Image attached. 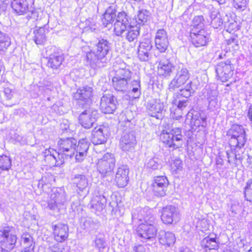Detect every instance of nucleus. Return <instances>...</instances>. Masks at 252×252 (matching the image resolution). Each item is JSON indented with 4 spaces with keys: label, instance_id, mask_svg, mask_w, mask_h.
<instances>
[{
    "label": "nucleus",
    "instance_id": "obj_1",
    "mask_svg": "<svg viewBox=\"0 0 252 252\" xmlns=\"http://www.w3.org/2000/svg\"><path fill=\"white\" fill-rule=\"evenodd\" d=\"M77 143V140L73 137L60 138L57 142V150L49 148L43 152L45 165L52 167L63 164L66 160L74 157Z\"/></svg>",
    "mask_w": 252,
    "mask_h": 252
},
{
    "label": "nucleus",
    "instance_id": "obj_2",
    "mask_svg": "<svg viewBox=\"0 0 252 252\" xmlns=\"http://www.w3.org/2000/svg\"><path fill=\"white\" fill-rule=\"evenodd\" d=\"M126 32V39L129 42L136 41L140 32V27L129 22L127 14L125 11L118 13L117 19L113 26V32L116 36H122Z\"/></svg>",
    "mask_w": 252,
    "mask_h": 252
},
{
    "label": "nucleus",
    "instance_id": "obj_3",
    "mask_svg": "<svg viewBox=\"0 0 252 252\" xmlns=\"http://www.w3.org/2000/svg\"><path fill=\"white\" fill-rule=\"evenodd\" d=\"M159 140L165 147L173 150L180 149L184 143L182 129L175 127L163 129L159 135Z\"/></svg>",
    "mask_w": 252,
    "mask_h": 252
},
{
    "label": "nucleus",
    "instance_id": "obj_4",
    "mask_svg": "<svg viewBox=\"0 0 252 252\" xmlns=\"http://www.w3.org/2000/svg\"><path fill=\"white\" fill-rule=\"evenodd\" d=\"M226 136L230 147L241 148L246 142V131L243 127L238 124H233L227 130Z\"/></svg>",
    "mask_w": 252,
    "mask_h": 252
},
{
    "label": "nucleus",
    "instance_id": "obj_5",
    "mask_svg": "<svg viewBox=\"0 0 252 252\" xmlns=\"http://www.w3.org/2000/svg\"><path fill=\"white\" fill-rule=\"evenodd\" d=\"M0 232V248L2 251L9 252L13 250L17 241L14 227L12 226H5Z\"/></svg>",
    "mask_w": 252,
    "mask_h": 252
},
{
    "label": "nucleus",
    "instance_id": "obj_6",
    "mask_svg": "<svg viewBox=\"0 0 252 252\" xmlns=\"http://www.w3.org/2000/svg\"><path fill=\"white\" fill-rule=\"evenodd\" d=\"M109 50L108 41L104 39L99 40L96 45V51H90L86 54L88 62L95 63L101 62V60L105 58Z\"/></svg>",
    "mask_w": 252,
    "mask_h": 252
},
{
    "label": "nucleus",
    "instance_id": "obj_7",
    "mask_svg": "<svg viewBox=\"0 0 252 252\" xmlns=\"http://www.w3.org/2000/svg\"><path fill=\"white\" fill-rule=\"evenodd\" d=\"M234 71V67L230 61L221 62L216 68L217 79L222 82H226L233 77Z\"/></svg>",
    "mask_w": 252,
    "mask_h": 252
},
{
    "label": "nucleus",
    "instance_id": "obj_8",
    "mask_svg": "<svg viewBox=\"0 0 252 252\" xmlns=\"http://www.w3.org/2000/svg\"><path fill=\"white\" fill-rule=\"evenodd\" d=\"M189 37L192 44L196 48L206 46L210 41V33L205 28H201L199 31H190Z\"/></svg>",
    "mask_w": 252,
    "mask_h": 252
},
{
    "label": "nucleus",
    "instance_id": "obj_9",
    "mask_svg": "<svg viewBox=\"0 0 252 252\" xmlns=\"http://www.w3.org/2000/svg\"><path fill=\"white\" fill-rule=\"evenodd\" d=\"M93 88L88 86L79 88L73 94V98L83 106L90 105L93 102Z\"/></svg>",
    "mask_w": 252,
    "mask_h": 252
},
{
    "label": "nucleus",
    "instance_id": "obj_10",
    "mask_svg": "<svg viewBox=\"0 0 252 252\" xmlns=\"http://www.w3.org/2000/svg\"><path fill=\"white\" fill-rule=\"evenodd\" d=\"M154 51L151 39L145 38L139 43L137 56L142 62L148 61L151 59Z\"/></svg>",
    "mask_w": 252,
    "mask_h": 252
},
{
    "label": "nucleus",
    "instance_id": "obj_11",
    "mask_svg": "<svg viewBox=\"0 0 252 252\" xmlns=\"http://www.w3.org/2000/svg\"><path fill=\"white\" fill-rule=\"evenodd\" d=\"M190 77L189 71L187 69H182L177 72L174 78L171 81L168 89L171 92L185 85Z\"/></svg>",
    "mask_w": 252,
    "mask_h": 252
},
{
    "label": "nucleus",
    "instance_id": "obj_12",
    "mask_svg": "<svg viewBox=\"0 0 252 252\" xmlns=\"http://www.w3.org/2000/svg\"><path fill=\"white\" fill-rule=\"evenodd\" d=\"M192 85V81H189L184 88L180 90V92L176 93L174 94L173 103L176 104L178 102L177 107L179 108H182L186 106L187 100H183L178 101V100L183 98H188L191 95L193 90Z\"/></svg>",
    "mask_w": 252,
    "mask_h": 252
},
{
    "label": "nucleus",
    "instance_id": "obj_13",
    "mask_svg": "<svg viewBox=\"0 0 252 252\" xmlns=\"http://www.w3.org/2000/svg\"><path fill=\"white\" fill-rule=\"evenodd\" d=\"M52 228L54 239L57 242L63 243L68 239L69 231L67 224L59 222L53 225Z\"/></svg>",
    "mask_w": 252,
    "mask_h": 252
},
{
    "label": "nucleus",
    "instance_id": "obj_14",
    "mask_svg": "<svg viewBox=\"0 0 252 252\" xmlns=\"http://www.w3.org/2000/svg\"><path fill=\"white\" fill-rule=\"evenodd\" d=\"M201 247L206 252H218L220 248L219 236L217 234H209L202 240Z\"/></svg>",
    "mask_w": 252,
    "mask_h": 252
},
{
    "label": "nucleus",
    "instance_id": "obj_15",
    "mask_svg": "<svg viewBox=\"0 0 252 252\" xmlns=\"http://www.w3.org/2000/svg\"><path fill=\"white\" fill-rule=\"evenodd\" d=\"M137 235L145 239L155 238L157 234V229L152 224L145 222L138 225L136 229Z\"/></svg>",
    "mask_w": 252,
    "mask_h": 252
},
{
    "label": "nucleus",
    "instance_id": "obj_16",
    "mask_svg": "<svg viewBox=\"0 0 252 252\" xmlns=\"http://www.w3.org/2000/svg\"><path fill=\"white\" fill-rule=\"evenodd\" d=\"M117 104V100L112 94H105L101 98L100 109L104 114H112L116 109Z\"/></svg>",
    "mask_w": 252,
    "mask_h": 252
},
{
    "label": "nucleus",
    "instance_id": "obj_17",
    "mask_svg": "<svg viewBox=\"0 0 252 252\" xmlns=\"http://www.w3.org/2000/svg\"><path fill=\"white\" fill-rule=\"evenodd\" d=\"M155 43L156 48L160 53H163L167 49L169 44L167 32L163 29L157 30L155 37Z\"/></svg>",
    "mask_w": 252,
    "mask_h": 252
},
{
    "label": "nucleus",
    "instance_id": "obj_18",
    "mask_svg": "<svg viewBox=\"0 0 252 252\" xmlns=\"http://www.w3.org/2000/svg\"><path fill=\"white\" fill-rule=\"evenodd\" d=\"M10 6L17 15H23L32 11V4L29 0H11Z\"/></svg>",
    "mask_w": 252,
    "mask_h": 252
},
{
    "label": "nucleus",
    "instance_id": "obj_19",
    "mask_svg": "<svg viewBox=\"0 0 252 252\" xmlns=\"http://www.w3.org/2000/svg\"><path fill=\"white\" fill-rule=\"evenodd\" d=\"M131 79L130 72L123 69L120 73L117 74L112 78V85L115 90L122 91L127 85L128 81Z\"/></svg>",
    "mask_w": 252,
    "mask_h": 252
},
{
    "label": "nucleus",
    "instance_id": "obj_20",
    "mask_svg": "<svg viewBox=\"0 0 252 252\" xmlns=\"http://www.w3.org/2000/svg\"><path fill=\"white\" fill-rule=\"evenodd\" d=\"M115 163V159L113 156L107 153L98 160L97 168L101 173H106L114 168Z\"/></svg>",
    "mask_w": 252,
    "mask_h": 252
},
{
    "label": "nucleus",
    "instance_id": "obj_21",
    "mask_svg": "<svg viewBox=\"0 0 252 252\" xmlns=\"http://www.w3.org/2000/svg\"><path fill=\"white\" fill-rule=\"evenodd\" d=\"M74 149V158L77 162H81L85 160L87 156L89 148V143L86 140H80L76 144Z\"/></svg>",
    "mask_w": 252,
    "mask_h": 252
},
{
    "label": "nucleus",
    "instance_id": "obj_22",
    "mask_svg": "<svg viewBox=\"0 0 252 252\" xmlns=\"http://www.w3.org/2000/svg\"><path fill=\"white\" fill-rule=\"evenodd\" d=\"M176 208L173 205H168L163 207L161 210V220L166 224H172L178 218Z\"/></svg>",
    "mask_w": 252,
    "mask_h": 252
},
{
    "label": "nucleus",
    "instance_id": "obj_23",
    "mask_svg": "<svg viewBox=\"0 0 252 252\" xmlns=\"http://www.w3.org/2000/svg\"><path fill=\"white\" fill-rule=\"evenodd\" d=\"M21 252H34L35 242L33 236L28 232L23 233L21 236Z\"/></svg>",
    "mask_w": 252,
    "mask_h": 252
},
{
    "label": "nucleus",
    "instance_id": "obj_24",
    "mask_svg": "<svg viewBox=\"0 0 252 252\" xmlns=\"http://www.w3.org/2000/svg\"><path fill=\"white\" fill-rule=\"evenodd\" d=\"M129 169L125 166L120 167L116 174L115 182L118 188L125 187L128 182Z\"/></svg>",
    "mask_w": 252,
    "mask_h": 252
},
{
    "label": "nucleus",
    "instance_id": "obj_25",
    "mask_svg": "<svg viewBox=\"0 0 252 252\" xmlns=\"http://www.w3.org/2000/svg\"><path fill=\"white\" fill-rule=\"evenodd\" d=\"M157 63V73L158 76L166 77L171 74L174 66L169 60H160Z\"/></svg>",
    "mask_w": 252,
    "mask_h": 252
},
{
    "label": "nucleus",
    "instance_id": "obj_26",
    "mask_svg": "<svg viewBox=\"0 0 252 252\" xmlns=\"http://www.w3.org/2000/svg\"><path fill=\"white\" fill-rule=\"evenodd\" d=\"M136 144L135 137L132 134H126L121 138L120 145L124 151H129L133 149Z\"/></svg>",
    "mask_w": 252,
    "mask_h": 252
},
{
    "label": "nucleus",
    "instance_id": "obj_27",
    "mask_svg": "<svg viewBox=\"0 0 252 252\" xmlns=\"http://www.w3.org/2000/svg\"><path fill=\"white\" fill-rule=\"evenodd\" d=\"M91 140L94 145L105 143L106 142V135L104 133L103 128L95 127L92 131Z\"/></svg>",
    "mask_w": 252,
    "mask_h": 252
},
{
    "label": "nucleus",
    "instance_id": "obj_28",
    "mask_svg": "<svg viewBox=\"0 0 252 252\" xmlns=\"http://www.w3.org/2000/svg\"><path fill=\"white\" fill-rule=\"evenodd\" d=\"M228 22V25L226 31L232 35L237 37V32L241 29V22L235 15H231Z\"/></svg>",
    "mask_w": 252,
    "mask_h": 252
},
{
    "label": "nucleus",
    "instance_id": "obj_29",
    "mask_svg": "<svg viewBox=\"0 0 252 252\" xmlns=\"http://www.w3.org/2000/svg\"><path fill=\"white\" fill-rule=\"evenodd\" d=\"M95 120L93 113L87 112L86 110L80 115L79 118L80 124L85 128H91Z\"/></svg>",
    "mask_w": 252,
    "mask_h": 252
},
{
    "label": "nucleus",
    "instance_id": "obj_30",
    "mask_svg": "<svg viewBox=\"0 0 252 252\" xmlns=\"http://www.w3.org/2000/svg\"><path fill=\"white\" fill-rule=\"evenodd\" d=\"M118 14L115 9H110L106 10L103 13L101 18V22L104 27L112 24L117 19Z\"/></svg>",
    "mask_w": 252,
    "mask_h": 252
},
{
    "label": "nucleus",
    "instance_id": "obj_31",
    "mask_svg": "<svg viewBox=\"0 0 252 252\" xmlns=\"http://www.w3.org/2000/svg\"><path fill=\"white\" fill-rule=\"evenodd\" d=\"M159 243L165 248L173 246L175 243L176 238L173 233L166 232L160 235Z\"/></svg>",
    "mask_w": 252,
    "mask_h": 252
},
{
    "label": "nucleus",
    "instance_id": "obj_32",
    "mask_svg": "<svg viewBox=\"0 0 252 252\" xmlns=\"http://www.w3.org/2000/svg\"><path fill=\"white\" fill-rule=\"evenodd\" d=\"M64 61V56L58 53L51 55L47 62L48 67L53 69H58Z\"/></svg>",
    "mask_w": 252,
    "mask_h": 252
},
{
    "label": "nucleus",
    "instance_id": "obj_33",
    "mask_svg": "<svg viewBox=\"0 0 252 252\" xmlns=\"http://www.w3.org/2000/svg\"><path fill=\"white\" fill-rule=\"evenodd\" d=\"M48 30L43 28L40 27L34 32V41L37 45H43L47 41L46 34Z\"/></svg>",
    "mask_w": 252,
    "mask_h": 252
},
{
    "label": "nucleus",
    "instance_id": "obj_34",
    "mask_svg": "<svg viewBox=\"0 0 252 252\" xmlns=\"http://www.w3.org/2000/svg\"><path fill=\"white\" fill-rule=\"evenodd\" d=\"M88 181L85 175H76L72 179V184L74 187L78 188L79 189H83L87 187Z\"/></svg>",
    "mask_w": 252,
    "mask_h": 252
},
{
    "label": "nucleus",
    "instance_id": "obj_35",
    "mask_svg": "<svg viewBox=\"0 0 252 252\" xmlns=\"http://www.w3.org/2000/svg\"><path fill=\"white\" fill-rule=\"evenodd\" d=\"M238 37V36L236 37L233 35L232 37L225 40V47L229 52L236 51L239 48V43Z\"/></svg>",
    "mask_w": 252,
    "mask_h": 252
},
{
    "label": "nucleus",
    "instance_id": "obj_36",
    "mask_svg": "<svg viewBox=\"0 0 252 252\" xmlns=\"http://www.w3.org/2000/svg\"><path fill=\"white\" fill-rule=\"evenodd\" d=\"M169 184L167 178L165 176H158L155 177L152 186L154 188H167Z\"/></svg>",
    "mask_w": 252,
    "mask_h": 252
},
{
    "label": "nucleus",
    "instance_id": "obj_37",
    "mask_svg": "<svg viewBox=\"0 0 252 252\" xmlns=\"http://www.w3.org/2000/svg\"><path fill=\"white\" fill-rule=\"evenodd\" d=\"M192 28L190 31H199L201 28H204L205 19L203 16L198 15L194 17L192 20Z\"/></svg>",
    "mask_w": 252,
    "mask_h": 252
},
{
    "label": "nucleus",
    "instance_id": "obj_38",
    "mask_svg": "<svg viewBox=\"0 0 252 252\" xmlns=\"http://www.w3.org/2000/svg\"><path fill=\"white\" fill-rule=\"evenodd\" d=\"M11 44L10 37L0 30V52L6 51Z\"/></svg>",
    "mask_w": 252,
    "mask_h": 252
},
{
    "label": "nucleus",
    "instance_id": "obj_39",
    "mask_svg": "<svg viewBox=\"0 0 252 252\" xmlns=\"http://www.w3.org/2000/svg\"><path fill=\"white\" fill-rule=\"evenodd\" d=\"M134 19L137 25H143L144 23H146L149 19L148 11L145 9L138 10Z\"/></svg>",
    "mask_w": 252,
    "mask_h": 252
},
{
    "label": "nucleus",
    "instance_id": "obj_40",
    "mask_svg": "<svg viewBox=\"0 0 252 252\" xmlns=\"http://www.w3.org/2000/svg\"><path fill=\"white\" fill-rule=\"evenodd\" d=\"M11 166V160L8 156H0V168L2 170H8Z\"/></svg>",
    "mask_w": 252,
    "mask_h": 252
},
{
    "label": "nucleus",
    "instance_id": "obj_41",
    "mask_svg": "<svg viewBox=\"0 0 252 252\" xmlns=\"http://www.w3.org/2000/svg\"><path fill=\"white\" fill-rule=\"evenodd\" d=\"M249 0H233V6L239 11H244L248 5Z\"/></svg>",
    "mask_w": 252,
    "mask_h": 252
},
{
    "label": "nucleus",
    "instance_id": "obj_42",
    "mask_svg": "<svg viewBox=\"0 0 252 252\" xmlns=\"http://www.w3.org/2000/svg\"><path fill=\"white\" fill-rule=\"evenodd\" d=\"M95 247L99 251H102L105 248V242L101 238H97L95 240Z\"/></svg>",
    "mask_w": 252,
    "mask_h": 252
},
{
    "label": "nucleus",
    "instance_id": "obj_43",
    "mask_svg": "<svg viewBox=\"0 0 252 252\" xmlns=\"http://www.w3.org/2000/svg\"><path fill=\"white\" fill-rule=\"evenodd\" d=\"M171 168L175 172L182 169V162L180 160H175L171 164Z\"/></svg>",
    "mask_w": 252,
    "mask_h": 252
},
{
    "label": "nucleus",
    "instance_id": "obj_44",
    "mask_svg": "<svg viewBox=\"0 0 252 252\" xmlns=\"http://www.w3.org/2000/svg\"><path fill=\"white\" fill-rule=\"evenodd\" d=\"M132 252H146V251L143 245L137 244L133 247Z\"/></svg>",
    "mask_w": 252,
    "mask_h": 252
},
{
    "label": "nucleus",
    "instance_id": "obj_45",
    "mask_svg": "<svg viewBox=\"0 0 252 252\" xmlns=\"http://www.w3.org/2000/svg\"><path fill=\"white\" fill-rule=\"evenodd\" d=\"M50 252H66L65 249L59 245L53 246L50 249Z\"/></svg>",
    "mask_w": 252,
    "mask_h": 252
},
{
    "label": "nucleus",
    "instance_id": "obj_46",
    "mask_svg": "<svg viewBox=\"0 0 252 252\" xmlns=\"http://www.w3.org/2000/svg\"><path fill=\"white\" fill-rule=\"evenodd\" d=\"M150 167L153 169H157L158 166V162L155 160V159H151L149 162Z\"/></svg>",
    "mask_w": 252,
    "mask_h": 252
},
{
    "label": "nucleus",
    "instance_id": "obj_47",
    "mask_svg": "<svg viewBox=\"0 0 252 252\" xmlns=\"http://www.w3.org/2000/svg\"><path fill=\"white\" fill-rule=\"evenodd\" d=\"M244 193L247 200L252 202V190H245Z\"/></svg>",
    "mask_w": 252,
    "mask_h": 252
},
{
    "label": "nucleus",
    "instance_id": "obj_48",
    "mask_svg": "<svg viewBox=\"0 0 252 252\" xmlns=\"http://www.w3.org/2000/svg\"><path fill=\"white\" fill-rule=\"evenodd\" d=\"M49 183L47 182V178L46 177H42V178L39 181L38 186L42 188H43L44 185H46L47 188H49L48 185Z\"/></svg>",
    "mask_w": 252,
    "mask_h": 252
},
{
    "label": "nucleus",
    "instance_id": "obj_49",
    "mask_svg": "<svg viewBox=\"0 0 252 252\" xmlns=\"http://www.w3.org/2000/svg\"><path fill=\"white\" fill-rule=\"evenodd\" d=\"M247 116L249 120L252 123V104L248 108Z\"/></svg>",
    "mask_w": 252,
    "mask_h": 252
},
{
    "label": "nucleus",
    "instance_id": "obj_50",
    "mask_svg": "<svg viewBox=\"0 0 252 252\" xmlns=\"http://www.w3.org/2000/svg\"><path fill=\"white\" fill-rule=\"evenodd\" d=\"M246 189H252V178L248 181L246 186Z\"/></svg>",
    "mask_w": 252,
    "mask_h": 252
},
{
    "label": "nucleus",
    "instance_id": "obj_51",
    "mask_svg": "<svg viewBox=\"0 0 252 252\" xmlns=\"http://www.w3.org/2000/svg\"><path fill=\"white\" fill-rule=\"evenodd\" d=\"M215 1L218 2L220 4H224L228 0H214Z\"/></svg>",
    "mask_w": 252,
    "mask_h": 252
},
{
    "label": "nucleus",
    "instance_id": "obj_52",
    "mask_svg": "<svg viewBox=\"0 0 252 252\" xmlns=\"http://www.w3.org/2000/svg\"><path fill=\"white\" fill-rule=\"evenodd\" d=\"M130 1H134L136 3H140L143 2L145 0H130Z\"/></svg>",
    "mask_w": 252,
    "mask_h": 252
},
{
    "label": "nucleus",
    "instance_id": "obj_53",
    "mask_svg": "<svg viewBox=\"0 0 252 252\" xmlns=\"http://www.w3.org/2000/svg\"><path fill=\"white\" fill-rule=\"evenodd\" d=\"M4 91L5 93H9L11 92V90L8 88H5Z\"/></svg>",
    "mask_w": 252,
    "mask_h": 252
},
{
    "label": "nucleus",
    "instance_id": "obj_54",
    "mask_svg": "<svg viewBox=\"0 0 252 252\" xmlns=\"http://www.w3.org/2000/svg\"><path fill=\"white\" fill-rule=\"evenodd\" d=\"M200 120H201V121H202L204 122L205 121V120L204 119H203V118H200V119H196L195 120V121L196 122H197V121H200Z\"/></svg>",
    "mask_w": 252,
    "mask_h": 252
},
{
    "label": "nucleus",
    "instance_id": "obj_55",
    "mask_svg": "<svg viewBox=\"0 0 252 252\" xmlns=\"http://www.w3.org/2000/svg\"><path fill=\"white\" fill-rule=\"evenodd\" d=\"M137 91H138L137 88H133V89H132V91L134 93L137 92Z\"/></svg>",
    "mask_w": 252,
    "mask_h": 252
},
{
    "label": "nucleus",
    "instance_id": "obj_56",
    "mask_svg": "<svg viewBox=\"0 0 252 252\" xmlns=\"http://www.w3.org/2000/svg\"><path fill=\"white\" fill-rule=\"evenodd\" d=\"M248 252H252V247L250 248Z\"/></svg>",
    "mask_w": 252,
    "mask_h": 252
},
{
    "label": "nucleus",
    "instance_id": "obj_57",
    "mask_svg": "<svg viewBox=\"0 0 252 252\" xmlns=\"http://www.w3.org/2000/svg\"><path fill=\"white\" fill-rule=\"evenodd\" d=\"M196 126H197V127H199V126H200V125H196Z\"/></svg>",
    "mask_w": 252,
    "mask_h": 252
},
{
    "label": "nucleus",
    "instance_id": "obj_58",
    "mask_svg": "<svg viewBox=\"0 0 252 252\" xmlns=\"http://www.w3.org/2000/svg\"><path fill=\"white\" fill-rule=\"evenodd\" d=\"M4 1V0H0V1Z\"/></svg>",
    "mask_w": 252,
    "mask_h": 252
}]
</instances>
